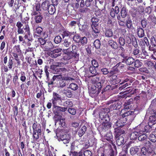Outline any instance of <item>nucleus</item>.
I'll return each instance as SVG.
<instances>
[{
    "label": "nucleus",
    "instance_id": "nucleus-1",
    "mask_svg": "<svg viewBox=\"0 0 156 156\" xmlns=\"http://www.w3.org/2000/svg\"><path fill=\"white\" fill-rule=\"evenodd\" d=\"M65 129L63 128L61 129H58L56 131V136L58 140L59 141H62L64 144H66L69 143L71 139L70 134L65 133Z\"/></svg>",
    "mask_w": 156,
    "mask_h": 156
},
{
    "label": "nucleus",
    "instance_id": "nucleus-2",
    "mask_svg": "<svg viewBox=\"0 0 156 156\" xmlns=\"http://www.w3.org/2000/svg\"><path fill=\"white\" fill-rule=\"evenodd\" d=\"M125 133L124 130L119 129L115 133V139L116 140V144L118 146H120L124 143L125 135L123 134Z\"/></svg>",
    "mask_w": 156,
    "mask_h": 156
},
{
    "label": "nucleus",
    "instance_id": "nucleus-3",
    "mask_svg": "<svg viewBox=\"0 0 156 156\" xmlns=\"http://www.w3.org/2000/svg\"><path fill=\"white\" fill-rule=\"evenodd\" d=\"M16 26L17 27V33L18 34H27L30 32V28L27 23L23 26V24L20 21L17 22Z\"/></svg>",
    "mask_w": 156,
    "mask_h": 156
},
{
    "label": "nucleus",
    "instance_id": "nucleus-4",
    "mask_svg": "<svg viewBox=\"0 0 156 156\" xmlns=\"http://www.w3.org/2000/svg\"><path fill=\"white\" fill-rule=\"evenodd\" d=\"M106 104L108 105L111 104L109 108L111 111L119 109L121 107L122 105L120 101L116 99H112L106 102Z\"/></svg>",
    "mask_w": 156,
    "mask_h": 156
},
{
    "label": "nucleus",
    "instance_id": "nucleus-5",
    "mask_svg": "<svg viewBox=\"0 0 156 156\" xmlns=\"http://www.w3.org/2000/svg\"><path fill=\"white\" fill-rule=\"evenodd\" d=\"M8 58L7 56L5 57L4 58L3 62L4 64L3 66V69L5 72H7L9 70H11L13 66V61L12 58L10 57L8 62Z\"/></svg>",
    "mask_w": 156,
    "mask_h": 156
},
{
    "label": "nucleus",
    "instance_id": "nucleus-6",
    "mask_svg": "<svg viewBox=\"0 0 156 156\" xmlns=\"http://www.w3.org/2000/svg\"><path fill=\"white\" fill-rule=\"evenodd\" d=\"M53 107L54 109L53 110V112L55 114V118H57L58 120L61 119L62 115V112H65L66 111V108L58 106H53Z\"/></svg>",
    "mask_w": 156,
    "mask_h": 156
},
{
    "label": "nucleus",
    "instance_id": "nucleus-7",
    "mask_svg": "<svg viewBox=\"0 0 156 156\" xmlns=\"http://www.w3.org/2000/svg\"><path fill=\"white\" fill-rule=\"evenodd\" d=\"M123 110H121L119 115V119L115 123L116 126L117 127H120L124 126L126 122V119L123 116Z\"/></svg>",
    "mask_w": 156,
    "mask_h": 156
},
{
    "label": "nucleus",
    "instance_id": "nucleus-8",
    "mask_svg": "<svg viewBox=\"0 0 156 156\" xmlns=\"http://www.w3.org/2000/svg\"><path fill=\"white\" fill-rule=\"evenodd\" d=\"M51 101L53 106H57L58 104L61 105V102H62L61 96L57 93L53 92Z\"/></svg>",
    "mask_w": 156,
    "mask_h": 156
},
{
    "label": "nucleus",
    "instance_id": "nucleus-9",
    "mask_svg": "<svg viewBox=\"0 0 156 156\" xmlns=\"http://www.w3.org/2000/svg\"><path fill=\"white\" fill-rule=\"evenodd\" d=\"M111 6L112 7L111 10H126V9L124 3L119 2L118 4H116L115 0H112Z\"/></svg>",
    "mask_w": 156,
    "mask_h": 156
},
{
    "label": "nucleus",
    "instance_id": "nucleus-10",
    "mask_svg": "<svg viewBox=\"0 0 156 156\" xmlns=\"http://www.w3.org/2000/svg\"><path fill=\"white\" fill-rule=\"evenodd\" d=\"M121 110H123V116L126 119V121L128 120L129 121H131L134 119L135 117L134 111H129L126 112L125 109H122Z\"/></svg>",
    "mask_w": 156,
    "mask_h": 156
},
{
    "label": "nucleus",
    "instance_id": "nucleus-11",
    "mask_svg": "<svg viewBox=\"0 0 156 156\" xmlns=\"http://www.w3.org/2000/svg\"><path fill=\"white\" fill-rule=\"evenodd\" d=\"M102 139L103 141L106 142V141H107V142L112 144L113 146H115V144L113 143L114 139L112 133L111 132L107 133Z\"/></svg>",
    "mask_w": 156,
    "mask_h": 156
},
{
    "label": "nucleus",
    "instance_id": "nucleus-12",
    "mask_svg": "<svg viewBox=\"0 0 156 156\" xmlns=\"http://www.w3.org/2000/svg\"><path fill=\"white\" fill-rule=\"evenodd\" d=\"M139 129V127L137 126L133 131L130 135V138L131 140H136L138 138L139 135L142 134Z\"/></svg>",
    "mask_w": 156,
    "mask_h": 156
},
{
    "label": "nucleus",
    "instance_id": "nucleus-13",
    "mask_svg": "<svg viewBox=\"0 0 156 156\" xmlns=\"http://www.w3.org/2000/svg\"><path fill=\"white\" fill-rule=\"evenodd\" d=\"M147 125L144 126L143 124H140L138 126V127H139V129L140 130V132L142 133H146L151 131L152 128V124H148Z\"/></svg>",
    "mask_w": 156,
    "mask_h": 156
},
{
    "label": "nucleus",
    "instance_id": "nucleus-14",
    "mask_svg": "<svg viewBox=\"0 0 156 156\" xmlns=\"http://www.w3.org/2000/svg\"><path fill=\"white\" fill-rule=\"evenodd\" d=\"M53 5L50 4V2L48 0H46L43 2L41 5V8L43 10H54L55 7Z\"/></svg>",
    "mask_w": 156,
    "mask_h": 156
},
{
    "label": "nucleus",
    "instance_id": "nucleus-15",
    "mask_svg": "<svg viewBox=\"0 0 156 156\" xmlns=\"http://www.w3.org/2000/svg\"><path fill=\"white\" fill-rule=\"evenodd\" d=\"M62 50V49L61 48L54 49L49 52V55L52 58H55L61 55V53L59 52L61 51Z\"/></svg>",
    "mask_w": 156,
    "mask_h": 156
},
{
    "label": "nucleus",
    "instance_id": "nucleus-16",
    "mask_svg": "<svg viewBox=\"0 0 156 156\" xmlns=\"http://www.w3.org/2000/svg\"><path fill=\"white\" fill-rule=\"evenodd\" d=\"M68 2H62L60 5V9L64 10H72L74 9V5L73 4H67Z\"/></svg>",
    "mask_w": 156,
    "mask_h": 156
},
{
    "label": "nucleus",
    "instance_id": "nucleus-17",
    "mask_svg": "<svg viewBox=\"0 0 156 156\" xmlns=\"http://www.w3.org/2000/svg\"><path fill=\"white\" fill-rule=\"evenodd\" d=\"M91 27L92 29V34L94 37L95 38H97L98 36V34L100 33V29L98 26V25L91 26Z\"/></svg>",
    "mask_w": 156,
    "mask_h": 156
},
{
    "label": "nucleus",
    "instance_id": "nucleus-18",
    "mask_svg": "<svg viewBox=\"0 0 156 156\" xmlns=\"http://www.w3.org/2000/svg\"><path fill=\"white\" fill-rule=\"evenodd\" d=\"M151 152V149L149 147H143L142 148L140 153L139 154V156H146Z\"/></svg>",
    "mask_w": 156,
    "mask_h": 156
},
{
    "label": "nucleus",
    "instance_id": "nucleus-19",
    "mask_svg": "<svg viewBox=\"0 0 156 156\" xmlns=\"http://www.w3.org/2000/svg\"><path fill=\"white\" fill-rule=\"evenodd\" d=\"M112 123L110 122H103L101 126L102 131L105 132L111 128Z\"/></svg>",
    "mask_w": 156,
    "mask_h": 156
},
{
    "label": "nucleus",
    "instance_id": "nucleus-20",
    "mask_svg": "<svg viewBox=\"0 0 156 156\" xmlns=\"http://www.w3.org/2000/svg\"><path fill=\"white\" fill-rule=\"evenodd\" d=\"M96 6L98 10H104L105 4L103 0H97L96 1Z\"/></svg>",
    "mask_w": 156,
    "mask_h": 156
},
{
    "label": "nucleus",
    "instance_id": "nucleus-21",
    "mask_svg": "<svg viewBox=\"0 0 156 156\" xmlns=\"http://www.w3.org/2000/svg\"><path fill=\"white\" fill-rule=\"evenodd\" d=\"M98 90L95 86H92L91 89L89 90V94L92 97L97 96L99 93H98Z\"/></svg>",
    "mask_w": 156,
    "mask_h": 156
},
{
    "label": "nucleus",
    "instance_id": "nucleus-22",
    "mask_svg": "<svg viewBox=\"0 0 156 156\" xmlns=\"http://www.w3.org/2000/svg\"><path fill=\"white\" fill-rule=\"evenodd\" d=\"M53 45L52 43L50 41H47L44 44V46H42V47L44 49V51H48L51 49L53 48Z\"/></svg>",
    "mask_w": 156,
    "mask_h": 156
},
{
    "label": "nucleus",
    "instance_id": "nucleus-23",
    "mask_svg": "<svg viewBox=\"0 0 156 156\" xmlns=\"http://www.w3.org/2000/svg\"><path fill=\"white\" fill-rule=\"evenodd\" d=\"M76 33L74 32H70L68 30H65L62 32V35L63 38L67 37H68L69 38H72L73 35Z\"/></svg>",
    "mask_w": 156,
    "mask_h": 156
},
{
    "label": "nucleus",
    "instance_id": "nucleus-24",
    "mask_svg": "<svg viewBox=\"0 0 156 156\" xmlns=\"http://www.w3.org/2000/svg\"><path fill=\"white\" fill-rule=\"evenodd\" d=\"M108 44L112 49L115 50L118 48V44L116 42L114 41L112 39L109 40L108 41Z\"/></svg>",
    "mask_w": 156,
    "mask_h": 156
},
{
    "label": "nucleus",
    "instance_id": "nucleus-25",
    "mask_svg": "<svg viewBox=\"0 0 156 156\" xmlns=\"http://www.w3.org/2000/svg\"><path fill=\"white\" fill-rule=\"evenodd\" d=\"M110 111V110L108 108H102L99 114L100 118H101L103 116L104 117L106 115H108V113Z\"/></svg>",
    "mask_w": 156,
    "mask_h": 156
},
{
    "label": "nucleus",
    "instance_id": "nucleus-26",
    "mask_svg": "<svg viewBox=\"0 0 156 156\" xmlns=\"http://www.w3.org/2000/svg\"><path fill=\"white\" fill-rule=\"evenodd\" d=\"M62 105L64 106L63 108H66L67 110L68 108L72 107L73 104L70 100L68 99L63 103Z\"/></svg>",
    "mask_w": 156,
    "mask_h": 156
},
{
    "label": "nucleus",
    "instance_id": "nucleus-27",
    "mask_svg": "<svg viewBox=\"0 0 156 156\" xmlns=\"http://www.w3.org/2000/svg\"><path fill=\"white\" fill-rule=\"evenodd\" d=\"M133 99V98H130L128 100L126 101L124 104V108L123 109H125L126 111V109H129L131 107V104L132 103Z\"/></svg>",
    "mask_w": 156,
    "mask_h": 156
},
{
    "label": "nucleus",
    "instance_id": "nucleus-28",
    "mask_svg": "<svg viewBox=\"0 0 156 156\" xmlns=\"http://www.w3.org/2000/svg\"><path fill=\"white\" fill-rule=\"evenodd\" d=\"M120 82V80L116 75L112 76L110 79V82L112 85H115L119 83Z\"/></svg>",
    "mask_w": 156,
    "mask_h": 156
},
{
    "label": "nucleus",
    "instance_id": "nucleus-29",
    "mask_svg": "<svg viewBox=\"0 0 156 156\" xmlns=\"http://www.w3.org/2000/svg\"><path fill=\"white\" fill-rule=\"evenodd\" d=\"M137 36L139 38L143 37L145 36L144 29L140 27H137Z\"/></svg>",
    "mask_w": 156,
    "mask_h": 156
},
{
    "label": "nucleus",
    "instance_id": "nucleus-30",
    "mask_svg": "<svg viewBox=\"0 0 156 156\" xmlns=\"http://www.w3.org/2000/svg\"><path fill=\"white\" fill-rule=\"evenodd\" d=\"M87 127L85 126H83L82 127L78 130V134L79 137L82 136L85 133L87 130Z\"/></svg>",
    "mask_w": 156,
    "mask_h": 156
},
{
    "label": "nucleus",
    "instance_id": "nucleus-31",
    "mask_svg": "<svg viewBox=\"0 0 156 156\" xmlns=\"http://www.w3.org/2000/svg\"><path fill=\"white\" fill-rule=\"evenodd\" d=\"M41 130H40L38 129V131H36L34 132L33 131V138L34 139L37 140L39 138V135L41 134Z\"/></svg>",
    "mask_w": 156,
    "mask_h": 156
},
{
    "label": "nucleus",
    "instance_id": "nucleus-32",
    "mask_svg": "<svg viewBox=\"0 0 156 156\" xmlns=\"http://www.w3.org/2000/svg\"><path fill=\"white\" fill-rule=\"evenodd\" d=\"M43 29L40 27H38L36 28L35 31V33L37 34L38 35L36 34H34V36L35 37L36 36V37H40L41 35L43 32Z\"/></svg>",
    "mask_w": 156,
    "mask_h": 156
},
{
    "label": "nucleus",
    "instance_id": "nucleus-33",
    "mask_svg": "<svg viewBox=\"0 0 156 156\" xmlns=\"http://www.w3.org/2000/svg\"><path fill=\"white\" fill-rule=\"evenodd\" d=\"M104 33L105 37H111L113 36V33L111 29H105Z\"/></svg>",
    "mask_w": 156,
    "mask_h": 156
},
{
    "label": "nucleus",
    "instance_id": "nucleus-34",
    "mask_svg": "<svg viewBox=\"0 0 156 156\" xmlns=\"http://www.w3.org/2000/svg\"><path fill=\"white\" fill-rule=\"evenodd\" d=\"M18 76H20V79L22 83L25 82L26 77L25 73L23 71H21L18 73Z\"/></svg>",
    "mask_w": 156,
    "mask_h": 156
},
{
    "label": "nucleus",
    "instance_id": "nucleus-35",
    "mask_svg": "<svg viewBox=\"0 0 156 156\" xmlns=\"http://www.w3.org/2000/svg\"><path fill=\"white\" fill-rule=\"evenodd\" d=\"M146 115L149 117H156V110L154 109H149L146 112Z\"/></svg>",
    "mask_w": 156,
    "mask_h": 156
},
{
    "label": "nucleus",
    "instance_id": "nucleus-36",
    "mask_svg": "<svg viewBox=\"0 0 156 156\" xmlns=\"http://www.w3.org/2000/svg\"><path fill=\"white\" fill-rule=\"evenodd\" d=\"M101 156H115V152L113 150H110L108 153L103 152L101 153Z\"/></svg>",
    "mask_w": 156,
    "mask_h": 156
},
{
    "label": "nucleus",
    "instance_id": "nucleus-37",
    "mask_svg": "<svg viewBox=\"0 0 156 156\" xmlns=\"http://www.w3.org/2000/svg\"><path fill=\"white\" fill-rule=\"evenodd\" d=\"M139 151V148L137 146L131 147L130 150V153L131 155H133L135 154Z\"/></svg>",
    "mask_w": 156,
    "mask_h": 156
},
{
    "label": "nucleus",
    "instance_id": "nucleus-38",
    "mask_svg": "<svg viewBox=\"0 0 156 156\" xmlns=\"http://www.w3.org/2000/svg\"><path fill=\"white\" fill-rule=\"evenodd\" d=\"M140 50L139 49V47L138 48H135L133 49L132 54L133 55L137 58H139L140 57Z\"/></svg>",
    "mask_w": 156,
    "mask_h": 156
},
{
    "label": "nucleus",
    "instance_id": "nucleus-39",
    "mask_svg": "<svg viewBox=\"0 0 156 156\" xmlns=\"http://www.w3.org/2000/svg\"><path fill=\"white\" fill-rule=\"evenodd\" d=\"M144 65L147 66L149 69H152L155 68L156 66L154 65V63L151 61H146L144 63Z\"/></svg>",
    "mask_w": 156,
    "mask_h": 156
},
{
    "label": "nucleus",
    "instance_id": "nucleus-40",
    "mask_svg": "<svg viewBox=\"0 0 156 156\" xmlns=\"http://www.w3.org/2000/svg\"><path fill=\"white\" fill-rule=\"evenodd\" d=\"M119 73H122L124 70L125 65L122 64V62H120L118 63L116 65Z\"/></svg>",
    "mask_w": 156,
    "mask_h": 156
},
{
    "label": "nucleus",
    "instance_id": "nucleus-41",
    "mask_svg": "<svg viewBox=\"0 0 156 156\" xmlns=\"http://www.w3.org/2000/svg\"><path fill=\"white\" fill-rule=\"evenodd\" d=\"M73 35V37H72V39L76 43H79L80 42L81 37L78 34H75Z\"/></svg>",
    "mask_w": 156,
    "mask_h": 156
},
{
    "label": "nucleus",
    "instance_id": "nucleus-42",
    "mask_svg": "<svg viewBox=\"0 0 156 156\" xmlns=\"http://www.w3.org/2000/svg\"><path fill=\"white\" fill-rule=\"evenodd\" d=\"M37 122L36 121L35 123H34L32 125V128L33 131H38V129L40 130H41V126L40 124L38 125L37 124Z\"/></svg>",
    "mask_w": 156,
    "mask_h": 156
},
{
    "label": "nucleus",
    "instance_id": "nucleus-43",
    "mask_svg": "<svg viewBox=\"0 0 156 156\" xmlns=\"http://www.w3.org/2000/svg\"><path fill=\"white\" fill-rule=\"evenodd\" d=\"M143 64V63L141 62V60H140L137 59L135 60L134 62L135 67L137 68L141 66Z\"/></svg>",
    "mask_w": 156,
    "mask_h": 156
},
{
    "label": "nucleus",
    "instance_id": "nucleus-44",
    "mask_svg": "<svg viewBox=\"0 0 156 156\" xmlns=\"http://www.w3.org/2000/svg\"><path fill=\"white\" fill-rule=\"evenodd\" d=\"M62 92L68 98H71L72 96V94L71 91L69 89H64Z\"/></svg>",
    "mask_w": 156,
    "mask_h": 156
},
{
    "label": "nucleus",
    "instance_id": "nucleus-45",
    "mask_svg": "<svg viewBox=\"0 0 156 156\" xmlns=\"http://www.w3.org/2000/svg\"><path fill=\"white\" fill-rule=\"evenodd\" d=\"M135 60L133 58L130 57L126 59L125 62L127 65H132L134 63Z\"/></svg>",
    "mask_w": 156,
    "mask_h": 156
},
{
    "label": "nucleus",
    "instance_id": "nucleus-46",
    "mask_svg": "<svg viewBox=\"0 0 156 156\" xmlns=\"http://www.w3.org/2000/svg\"><path fill=\"white\" fill-rule=\"evenodd\" d=\"M156 123V117H149L148 124H152V126Z\"/></svg>",
    "mask_w": 156,
    "mask_h": 156
},
{
    "label": "nucleus",
    "instance_id": "nucleus-47",
    "mask_svg": "<svg viewBox=\"0 0 156 156\" xmlns=\"http://www.w3.org/2000/svg\"><path fill=\"white\" fill-rule=\"evenodd\" d=\"M147 136L144 133L140 134L139 135L138 139L140 141H143L145 140L147 138Z\"/></svg>",
    "mask_w": 156,
    "mask_h": 156
},
{
    "label": "nucleus",
    "instance_id": "nucleus-48",
    "mask_svg": "<svg viewBox=\"0 0 156 156\" xmlns=\"http://www.w3.org/2000/svg\"><path fill=\"white\" fill-rule=\"evenodd\" d=\"M96 49H99L101 46L100 41L99 39H96L93 43Z\"/></svg>",
    "mask_w": 156,
    "mask_h": 156
},
{
    "label": "nucleus",
    "instance_id": "nucleus-49",
    "mask_svg": "<svg viewBox=\"0 0 156 156\" xmlns=\"http://www.w3.org/2000/svg\"><path fill=\"white\" fill-rule=\"evenodd\" d=\"M132 21L130 18H128L126 21V25L127 28L129 29L131 28L132 26Z\"/></svg>",
    "mask_w": 156,
    "mask_h": 156
},
{
    "label": "nucleus",
    "instance_id": "nucleus-50",
    "mask_svg": "<svg viewBox=\"0 0 156 156\" xmlns=\"http://www.w3.org/2000/svg\"><path fill=\"white\" fill-rule=\"evenodd\" d=\"M100 76H94L91 80L92 83L93 84H95L97 83L100 82Z\"/></svg>",
    "mask_w": 156,
    "mask_h": 156
},
{
    "label": "nucleus",
    "instance_id": "nucleus-51",
    "mask_svg": "<svg viewBox=\"0 0 156 156\" xmlns=\"http://www.w3.org/2000/svg\"><path fill=\"white\" fill-rule=\"evenodd\" d=\"M80 42L83 46L87 44V37L85 36L81 37Z\"/></svg>",
    "mask_w": 156,
    "mask_h": 156
},
{
    "label": "nucleus",
    "instance_id": "nucleus-52",
    "mask_svg": "<svg viewBox=\"0 0 156 156\" xmlns=\"http://www.w3.org/2000/svg\"><path fill=\"white\" fill-rule=\"evenodd\" d=\"M101 120L103 122H109L110 121V116L108 115H106L105 116H103L100 118Z\"/></svg>",
    "mask_w": 156,
    "mask_h": 156
},
{
    "label": "nucleus",
    "instance_id": "nucleus-53",
    "mask_svg": "<svg viewBox=\"0 0 156 156\" xmlns=\"http://www.w3.org/2000/svg\"><path fill=\"white\" fill-rule=\"evenodd\" d=\"M62 41V38L59 35H57L55 37L54 39V42L56 44L60 43Z\"/></svg>",
    "mask_w": 156,
    "mask_h": 156
},
{
    "label": "nucleus",
    "instance_id": "nucleus-54",
    "mask_svg": "<svg viewBox=\"0 0 156 156\" xmlns=\"http://www.w3.org/2000/svg\"><path fill=\"white\" fill-rule=\"evenodd\" d=\"M96 87L98 90V93H100L101 90V88L102 87V86L101 85V82H99L96 84L95 85H93Z\"/></svg>",
    "mask_w": 156,
    "mask_h": 156
},
{
    "label": "nucleus",
    "instance_id": "nucleus-55",
    "mask_svg": "<svg viewBox=\"0 0 156 156\" xmlns=\"http://www.w3.org/2000/svg\"><path fill=\"white\" fill-rule=\"evenodd\" d=\"M43 19L42 16L40 15L37 16L35 17V22L37 23H40L42 22Z\"/></svg>",
    "mask_w": 156,
    "mask_h": 156
},
{
    "label": "nucleus",
    "instance_id": "nucleus-56",
    "mask_svg": "<svg viewBox=\"0 0 156 156\" xmlns=\"http://www.w3.org/2000/svg\"><path fill=\"white\" fill-rule=\"evenodd\" d=\"M132 45L135 47V48H137L138 47V44L137 42V40L136 37H133L132 38V41L131 42Z\"/></svg>",
    "mask_w": 156,
    "mask_h": 156
},
{
    "label": "nucleus",
    "instance_id": "nucleus-57",
    "mask_svg": "<svg viewBox=\"0 0 156 156\" xmlns=\"http://www.w3.org/2000/svg\"><path fill=\"white\" fill-rule=\"evenodd\" d=\"M70 153L73 156H83V152L81 151L79 152L75 151H71Z\"/></svg>",
    "mask_w": 156,
    "mask_h": 156
},
{
    "label": "nucleus",
    "instance_id": "nucleus-58",
    "mask_svg": "<svg viewBox=\"0 0 156 156\" xmlns=\"http://www.w3.org/2000/svg\"><path fill=\"white\" fill-rule=\"evenodd\" d=\"M148 138L152 142H156V136L153 134H151L149 136Z\"/></svg>",
    "mask_w": 156,
    "mask_h": 156
},
{
    "label": "nucleus",
    "instance_id": "nucleus-59",
    "mask_svg": "<svg viewBox=\"0 0 156 156\" xmlns=\"http://www.w3.org/2000/svg\"><path fill=\"white\" fill-rule=\"evenodd\" d=\"M71 44V42L69 41L68 39H65L64 40V42L62 43V45L66 47H69Z\"/></svg>",
    "mask_w": 156,
    "mask_h": 156
},
{
    "label": "nucleus",
    "instance_id": "nucleus-60",
    "mask_svg": "<svg viewBox=\"0 0 156 156\" xmlns=\"http://www.w3.org/2000/svg\"><path fill=\"white\" fill-rule=\"evenodd\" d=\"M98 18L95 17H92L91 19V22L92 23L91 26L94 25V24L95 25H98Z\"/></svg>",
    "mask_w": 156,
    "mask_h": 156
},
{
    "label": "nucleus",
    "instance_id": "nucleus-61",
    "mask_svg": "<svg viewBox=\"0 0 156 156\" xmlns=\"http://www.w3.org/2000/svg\"><path fill=\"white\" fill-rule=\"evenodd\" d=\"M96 68L91 66H90L89 68V71L90 72L94 75H95L97 72Z\"/></svg>",
    "mask_w": 156,
    "mask_h": 156
},
{
    "label": "nucleus",
    "instance_id": "nucleus-62",
    "mask_svg": "<svg viewBox=\"0 0 156 156\" xmlns=\"http://www.w3.org/2000/svg\"><path fill=\"white\" fill-rule=\"evenodd\" d=\"M78 85L75 83H71L69 85V88L72 90H77L78 88Z\"/></svg>",
    "mask_w": 156,
    "mask_h": 156
},
{
    "label": "nucleus",
    "instance_id": "nucleus-63",
    "mask_svg": "<svg viewBox=\"0 0 156 156\" xmlns=\"http://www.w3.org/2000/svg\"><path fill=\"white\" fill-rule=\"evenodd\" d=\"M149 19L152 25H155L156 24V18L155 16H150L149 17Z\"/></svg>",
    "mask_w": 156,
    "mask_h": 156
},
{
    "label": "nucleus",
    "instance_id": "nucleus-64",
    "mask_svg": "<svg viewBox=\"0 0 156 156\" xmlns=\"http://www.w3.org/2000/svg\"><path fill=\"white\" fill-rule=\"evenodd\" d=\"M150 41L151 46L155 47L156 46V39L154 36L151 37Z\"/></svg>",
    "mask_w": 156,
    "mask_h": 156
}]
</instances>
